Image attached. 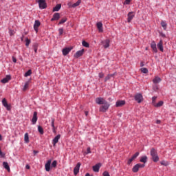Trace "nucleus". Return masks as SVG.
<instances>
[{
	"label": "nucleus",
	"instance_id": "obj_52",
	"mask_svg": "<svg viewBox=\"0 0 176 176\" xmlns=\"http://www.w3.org/2000/svg\"><path fill=\"white\" fill-rule=\"evenodd\" d=\"M9 33H10V36L14 35V31H13V30H10V31H9Z\"/></svg>",
	"mask_w": 176,
	"mask_h": 176
},
{
	"label": "nucleus",
	"instance_id": "obj_42",
	"mask_svg": "<svg viewBox=\"0 0 176 176\" xmlns=\"http://www.w3.org/2000/svg\"><path fill=\"white\" fill-rule=\"evenodd\" d=\"M31 74H32V72L31 71V69H29L25 74V76H30L31 75Z\"/></svg>",
	"mask_w": 176,
	"mask_h": 176
},
{
	"label": "nucleus",
	"instance_id": "obj_19",
	"mask_svg": "<svg viewBox=\"0 0 176 176\" xmlns=\"http://www.w3.org/2000/svg\"><path fill=\"white\" fill-rule=\"evenodd\" d=\"M71 50H72V48H69V47L64 48L62 51L63 56H67V54H68V53H69Z\"/></svg>",
	"mask_w": 176,
	"mask_h": 176
},
{
	"label": "nucleus",
	"instance_id": "obj_53",
	"mask_svg": "<svg viewBox=\"0 0 176 176\" xmlns=\"http://www.w3.org/2000/svg\"><path fill=\"white\" fill-rule=\"evenodd\" d=\"M12 61L13 63H17V59L14 56H12Z\"/></svg>",
	"mask_w": 176,
	"mask_h": 176
},
{
	"label": "nucleus",
	"instance_id": "obj_3",
	"mask_svg": "<svg viewBox=\"0 0 176 176\" xmlns=\"http://www.w3.org/2000/svg\"><path fill=\"white\" fill-rule=\"evenodd\" d=\"M135 100L138 104H141V102L144 101V97L142 96V94H137L135 95Z\"/></svg>",
	"mask_w": 176,
	"mask_h": 176
},
{
	"label": "nucleus",
	"instance_id": "obj_63",
	"mask_svg": "<svg viewBox=\"0 0 176 176\" xmlns=\"http://www.w3.org/2000/svg\"><path fill=\"white\" fill-rule=\"evenodd\" d=\"M162 166H166V164H164V162H161Z\"/></svg>",
	"mask_w": 176,
	"mask_h": 176
},
{
	"label": "nucleus",
	"instance_id": "obj_8",
	"mask_svg": "<svg viewBox=\"0 0 176 176\" xmlns=\"http://www.w3.org/2000/svg\"><path fill=\"white\" fill-rule=\"evenodd\" d=\"M37 121H38V113L36 111H34L33 114V118L32 119V124H36Z\"/></svg>",
	"mask_w": 176,
	"mask_h": 176
},
{
	"label": "nucleus",
	"instance_id": "obj_58",
	"mask_svg": "<svg viewBox=\"0 0 176 176\" xmlns=\"http://www.w3.org/2000/svg\"><path fill=\"white\" fill-rule=\"evenodd\" d=\"M33 153H34V155H36V153H38V151L34 150V151H33Z\"/></svg>",
	"mask_w": 176,
	"mask_h": 176
},
{
	"label": "nucleus",
	"instance_id": "obj_35",
	"mask_svg": "<svg viewBox=\"0 0 176 176\" xmlns=\"http://www.w3.org/2000/svg\"><path fill=\"white\" fill-rule=\"evenodd\" d=\"M38 131L40 133V134H43V128H42V126H38Z\"/></svg>",
	"mask_w": 176,
	"mask_h": 176
},
{
	"label": "nucleus",
	"instance_id": "obj_49",
	"mask_svg": "<svg viewBox=\"0 0 176 176\" xmlns=\"http://www.w3.org/2000/svg\"><path fill=\"white\" fill-rule=\"evenodd\" d=\"M130 2H131V0H125L124 5H130Z\"/></svg>",
	"mask_w": 176,
	"mask_h": 176
},
{
	"label": "nucleus",
	"instance_id": "obj_9",
	"mask_svg": "<svg viewBox=\"0 0 176 176\" xmlns=\"http://www.w3.org/2000/svg\"><path fill=\"white\" fill-rule=\"evenodd\" d=\"M60 138H61V135L58 134L53 139L52 145H54V146H56V144L58 142V140H60Z\"/></svg>",
	"mask_w": 176,
	"mask_h": 176
},
{
	"label": "nucleus",
	"instance_id": "obj_21",
	"mask_svg": "<svg viewBox=\"0 0 176 176\" xmlns=\"http://www.w3.org/2000/svg\"><path fill=\"white\" fill-rule=\"evenodd\" d=\"M96 25H97V28H98L99 32H104V30L102 29V23L98 22Z\"/></svg>",
	"mask_w": 176,
	"mask_h": 176
},
{
	"label": "nucleus",
	"instance_id": "obj_11",
	"mask_svg": "<svg viewBox=\"0 0 176 176\" xmlns=\"http://www.w3.org/2000/svg\"><path fill=\"white\" fill-rule=\"evenodd\" d=\"M80 162H78L76 166L74 167V175H77L78 173H79V168H80Z\"/></svg>",
	"mask_w": 176,
	"mask_h": 176
},
{
	"label": "nucleus",
	"instance_id": "obj_32",
	"mask_svg": "<svg viewBox=\"0 0 176 176\" xmlns=\"http://www.w3.org/2000/svg\"><path fill=\"white\" fill-rule=\"evenodd\" d=\"M30 86V81H28L25 82L24 87H23V91H25V90H27V89H28Z\"/></svg>",
	"mask_w": 176,
	"mask_h": 176
},
{
	"label": "nucleus",
	"instance_id": "obj_64",
	"mask_svg": "<svg viewBox=\"0 0 176 176\" xmlns=\"http://www.w3.org/2000/svg\"><path fill=\"white\" fill-rule=\"evenodd\" d=\"M0 141H2V135H0Z\"/></svg>",
	"mask_w": 176,
	"mask_h": 176
},
{
	"label": "nucleus",
	"instance_id": "obj_2",
	"mask_svg": "<svg viewBox=\"0 0 176 176\" xmlns=\"http://www.w3.org/2000/svg\"><path fill=\"white\" fill-rule=\"evenodd\" d=\"M109 108V103H108V102H106L105 103L103 104V105H102L100 107L99 111L100 112H107Z\"/></svg>",
	"mask_w": 176,
	"mask_h": 176
},
{
	"label": "nucleus",
	"instance_id": "obj_61",
	"mask_svg": "<svg viewBox=\"0 0 176 176\" xmlns=\"http://www.w3.org/2000/svg\"><path fill=\"white\" fill-rule=\"evenodd\" d=\"M34 52H35V53H36L38 52V48L37 47H34Z\"/></svg>",
	"mask_w": 176,
	"mask_h": 176
},
{
	"label": "nucleus",
	"instance_id": "obj_17",
	"mask_svg": "<svg viewBox=\"0 0 176 176\" xmlns=\"http://www.w3.org/2000/svg\"><path fill=\"white\" fill-rule=\"evenodd\" d=\"M126 104V101L124 100H118L116 103V107H123Z\"/></svg>",
	"mask_w": 176,
	"mask_h": 176
},
{
	"label": "nucleus",
	"instance_id": "obj_60",
	"mask_svg": "<svg viewBox=\"0 0 176 176\" xmlns=\"http://www.w3.org/2000/svg\"><path fill=\"white\" fill-rule=\"evenodd\" d=\"M85 116H87L89 115V111H85Z\"/></svg>",
	"mask_w": 176,
	"mask_h": 176
},
{
	"label": "nucleus",
	"instance_id": "obj_36",
	"mask_svg": "<svg viewBox=\"0 0 176 176\" xmlns=\"http://www.w3.org/2000/svg\"><path fill=\"white\" fill-rule=\"evenodd\" d=\"M82 46H84L85 47H89V43H87V42H86V41H83L82 42Z\"/></svg>",
	"mask_w": 176,
	"mask_h": 176
},
{
	"label": "nucleus",
	"instance_id": "obj_18",
	"mask_svg": "<svg viewBox=\"0 0 176 176\" xmlns=\"http://www.w3.org/2000/svg\"><path fill=\"white\" fill-rule=\"evenodd\" d=\"M100 167H101V164H96L95 166H93V170L95 173H98V171H100Z\"/></svg>",
	"mask_w": 176,
	"mask_h": 176
},
{
	"label": "nucleus",
	"instance_id": "obj_50",
	"mask_svg": "<svg viewBox=\"0 0 176 176\" xmlns=\"http://www.w3.org/2000/svg\"><path fill=\"white\" fill-rule=\"evenodd\" d=\"M133 160H134V159H133V157H131V159H129L127 162V164L130 165L131 164Z\"/></svg>",
	"mask_w": 176,
	"mask_h": 176
},
{
	"label": "nucleus",
	"instance_id": "obj_28",
	"mask_svg": "<svg viewBox=\"0 0 176 176\" xmlns=\"http://www.w3.org/2000/svg\"><path fill=\"white\" fill-rule=\"evenodd\" d=\"M82 3V0H78L76 3L72 4V8H76V6H79L80 3Z\"/></svg>",
	"mask_w": 176,
	"mask_h": 176
},
{
	"label": "nucleus",
	"instance_id": "obj_5",
	"mask_svg": "<svg viewBox=\"0 0 176 176\" xmlns=\"http://www.w3.org/2000/svg\"><path fill=\"white\" fill-rule=\"evenodd\" d=\"M135 16V12H129L127 14V16H128L127 21H128V23H131V20H133V19H134Z\"/></svg>",
	"mask_w": 176,
	"mask_h": 176
},
{
	"label": "nucleus",
	"instance_id": "obj_23",
	"mask_svg": "<svg viewBox=\"0 0 176 176\" xmlns=\"http://www.w3.org/2000/svg\"><path fill=\"white\" fill-rule=\"evenodd\" d=\"M10 79H12V77L10 76H6V78H3L1 80V82L2 83H8V82H9L10 80Z\"/></svg>",
	"mask_w": 176,
	"mask_h": 176
},
{
	"label": "nucleus",
	"instance_id": "obj_46",
	"mask_svg": "<svg viewBox=\"0 0 176 176\" xmlns=\"http://www.w3.org/2000/svg\"><path fill=\"white\" fill-rule=\"evenodd\" d=\"M136 165H138L139 168H144V167H145V164H138Z\"/></svg>",
	"mask_w": 176,
	"mask_h": 176
},
{
	"label": "nucleus",
	"instance_id": "obj_24",
	"mask_svg": "<svg viewBox=\"0 0 176 176\" xmlns=\"http://www.w3.org/2000/svg\"><path fill=\"white\" fill-rule=\"evenodd\" d=\"M3 166L4 168H6V170L10 172V166H9V164H8V162H3Z\"/></svg>",
	"mask_w": 176,
	"mask_h": 176
},
{
	"label": "nucleus",
	"instance_id": "obj_4",
	"mask_svg": "<svg viewBox=\"0 0 176 176\" xmlns=\"http://www.w3.org/2000/svg\"><path fill=\"white\" fill-rule=\"evenodd\" d=\"M38 6L40 9H46L47 7L46 4V1L45 0H38Z\"/></svg>",
	"mask_w": 176,
	"mask_h": 176
},
{
	"label": "nucleus",
	"instance_id": "obj_31",
	"mask_svg": "<svg viewBox=\"0 0 176 176\" xmlns=\"http://www.w3.org/2000/svg\"><path fill=\"white\" fill-rule=\"evenodd\" d=\"M164 102L163 101H160L158 103H155V106L156 108H159L162 106H163Z\"/></svg>",
	"mask_w": 176,
	"mask_h": 176
},
{
	"label": "nucleus",
	"instance_id": "obj_15",
	"mask_svg": "<svg viewBox=\"0 0 176 176\" xmlns=\"http://www.w3.org/2000/svg\"><path fill=\"white\" fill-rule=\"evenodd\" d=\"M50 164H52V160H49L45 164V170L47 172L50 171Z\"/></svg>",
	"mask_w": 176,
	"mask_h": 176
},
{
	"label": "nucleus",
	"instance_id": "obj_57",
	"mask_svg": "<svg viewBox=\"0 0 176 176\" xmlns=\"http://www.w3.org/2000/svg\"><path fill=\"white\" fill-rule=\"evenodd\" d=\"M53 133H56V127L52 128Z\"/></svg>",
	"mask_w": 176,
	"mask_h": 176
},
{
	"label": "nucleus",
	"instance_id": "obj_59",
	"mask_svg": "<svg viewBox=\"0 0 176 176\" xmlns=\"http://www.w3.org/2000/svg\"><path fill=\"white\" fill-rule=\"evenodd\" d=\"M156 123H157V124H160L161 121H160V120H157L156 121Z\"/></svg>",
	"mask_w": 176,
	"mask_h": 176
},
{
	"label": "nucleus",
	"instance_id": "obj_37",
	"mask_svg": "<svg viewBox=\"0 0 176 176\" xmlns=\"http://www.w3.org/2000/svg\"><path fill=\"white\" fill-rule=\"evenodd\" d=\"M140 155V153L136 152L132 157V158L133 159V160H135V159H137V157H138V156Z\"/></svg>",
	"mask_w": 176,
	"mask_h": 176
},
{
	"label": "nucleus",
	"instance_id": "obj_6",
	"mask_svg": "<svg viewBox=\"0 0 176 176\" xmlns=\"http://www.w3.org/2000/svg\"><path fill=\"white\" fill-rule=\"evenodd\" d=\"M96 102L98 105H102L107 102V100H105L104 98H97L96 99Z\"/></svg>",
	"mask_w": 176,
	"mask_h": 176
},
{
	"label": "nucleus",
	"instance_id": "obj_40",
	"mask_svg": "<svg viewBox=\"0 0 176 176\" xmlns=\"http://www.w3.org/2000/svg\"><path fill=\"white\" fill-rule=\"evenodd\" d=\"M25 42V46L28 47V46H30V43H31V40L26 38Z\"/></svg>",
	"mask_w": 176,
	"mask_h": 176
},
{
	"label": "nucleus",
	"instance_id": "obj_13",
	"mask_svg": "<svg viewBox=\"0 0 176 176\" xmlns=\"http://www.w3.org/2000/svg\"><path fill=\"white\" fill-rule=\"evenodd\" d=\"M151 47L153 49L154 53H157V47H156V43L155 41L151 42Z\"/></svg>",
	"mask_w": 176,
	"mask_h": 176
},
{
	"label": "nucleus",
	"instance_id": "obj_12",
	"mask_svg": "<svg viewBox=\"0 0 176 176\" xmlns=\"http://www.w3.org/2000/svg\"><path fill=\"white\" fill-rule=\"evenodd\" d=\"M85 53V49H82L80 51H78L75 54H74V57H76V58H78V57H80L82 56H83V54Z\"/></svg>",
	"mask_w": 176,
	"mask_h": 176
},
{
	"label": "nucleus",
	"instance_id": "obj_1",
	"mask_svg": "<svg viewBox=\"0 0 176 176\" xmlns=\"http://www.w3.org/2000/svg\"><path fill=\"white\" fill-rule=\"evenodd\" d=\"M151 156L152 157L153 162L155 163L157 162L159 160V155H157V151H156V149L153 148L151 149Z\"/></svg>",
	"mask_w": 176,
	"mask_h": 176
},
{
	"label": "nucleus",
	"instance_id": "obj_30",
	"mask_svg": "<svg viewBox=\"0 0 176 176\" xmlns=\"http://www.w3.org/2000/svg\"><path fill=\"white\" fill-rule=\"evenodd\" d=\"M140 170V168H138V165H135L133 168H132L133 173H138V170Z\"/></svg>",
	"mask_w": 176,
	"mask_h": 176
},
{
	"label": "nucleus",
	"instance_id": "obj_43",
	"mask_svg": "<svg viewBox=\"0 0 176 176\" xmlns=\"http://www.w3.org/2000/svg\"><path fill=\"white\" fill-rule=\"evenodd\" d=\"M104 76H105V74L103 72H100L98 74V77L100 78V79H102Z\"/></svg>",
	"mask_w": 176,
	"mask_h": 176
},
{
	"label": "nucleus",
	"instance_id": "obj_38",
	"mask_svg": "<svg viewBox=\"0 0 176 176\" xmlns=\"http://www.w3.org/2000/svg\"><path fill=\"white\" fill-rule=\"evenodd\" d=\"M140 155V153L136 152L132 157V158L133 159V160H135V159H137V157H138V156Z\"/></svg>",
	"mask_w": 176,
	"mask_h": 176
},
{
	"label": "nucleus",
	"instance_id": "obj_25",
	"mask_svg": "<svg viewBox=\"0 0 176 176\" xmlns=\"http://www.w3.org/2000/svg\"><path fill=\"white\" fill-rule=\"evenodd\" d=\"M61 9V4H57L54 8L53 12H58Z\"/></svg>",
	"mask_w": 176,
	"mask_h": 176
},
{
	"label": "nucleus",
	"instance_id": "obj_54",
	"mask_svg": "<svg viewBox=\"0 0 176 176\" xmlns=\"http://www.w3.org/2000/svg\"><path fill=\"white\" fill-rule=\"evenodd\" d=\"M115 75H116V73L109 74L110 78H113V76H115Z\"/></svg>",
	"mask_w": 176,
	"mask_h": 176
},
{
	"label": "nucleus",
	"instance_id": "obj_26",
	"mask_svg": "<svg viewBox=\"0 0 176 176\" xmlns=\"http://www.w3.org/2000/svg\"><path fill=\"white\" fill-rule=\"evenodd\" d=\"M24 141L26 144H28V142H30V137L28 136V133H25Z\"/></svg>",
	"mask_w": 176,
	"mask_h": 176
},
{
	"label": "nucleus",
	"instance_id": "obj_39",
	"mask_svg": "<svg viewBox=\"0 0 176 176\" xmlns=\"http://www.w3.org/2000/svg\"><path fill=\"white\" fill-rule=\"evenodd\" d=\"M141 72H142L143 74H148V69L145 67H142L141 69Z\"/></svg>",
	"mask_w": 176,
	"mask_h": 176
},
{
	"label": "nucleus",
	"instance_id": "obj_20",
	"mask_svg": "<svg viewBox=\"0 0 176 176\" xmlns=\"http://www.w3.org/2000/svg\"><path fill=\"white\" fill-rule=\"evenodd\" d=\"M59 19H60V13L56 12L53 15V17L52 18L51 21H54L56 20H59Z\"/></svg>",
	"mask_w": 176,
	"mask_h": 176
},
{
	"label": "nucleus",
	"instance_id": "obj_7",
	"mask_svg": "<svg viewBox=\"0 0 176 176\" xmlns=\"http://www.w3.org/2000/svg\"><path fill=\"white\" fill-rule=\"evenodd\" d=\"M110 43L111 41H109V39H106L102 41V45H103L104 49H108V47H109Z\"/></svg>",
	"mask_w": 176,
	"mask_h": 176
},
{
	"label": "nucleus",
	"instance_id": "obj_10",
	"mask_svg": "<svg viewBox=\"0 0 176 176\" xmlns=\"http://www.w3.org/2000/svg\"><path fill=\"white\" fill-rule=\"evenodd\" d=\"M41 26V22L38 20H36L34 24V30L36 32H38V28Z\"/></svg>",
	"mask_w": 176,
	"mask_h": 176
},
{
	"label": "nucleus",
	"instance_id": "obj_47",
	"mask_svg": "<svg viewBox=\"0 0 176 176\" xmlns=\"http://www.w3.org/2000/svg\"><path fill=\"white\" fill-rule=\"evenodd\" d=\"M58 31H59V35H63V34L64 33V29L63 28H60Z\"/></svg>",
	"mask_w": 176,
	"mask_h": 176
},
{
	"label": "nucleus",
	"instance_id": "obj_44",
	"mask_svg": "<svg viewBox=\"0 0 176 176\" xmlns=\"http://www.w3.org/2000/svg\"><path fill=\"white\" fill-rule=\"evenodd\" d=\"M52 167H54V168L57 167V161L56 160L53 161V162L52 163Z\"/></svg>",
	"mask_w": 176,
	"mask_h": 176
},
{
	"label": "nucleus",
	"instance_id": "obj_29",
	"mask_svg": "<svg viewBox=\"0 0 176 176\" xmlns=\"http://www.w3.org/2000/svg\"><path fill=\"white\" fill-rule=\"evenodd\" d=\"M147 160H148V157H146V156H143L140 159V162L142 163H146Z\"/></svg>",
	"mask_w": 176,
	"mask_h": 176
},
{
	"label": "nucleus",
	"instance_id": "obj_56",
	"mask_svg": "<svg viewBox=\"0 0 176 176\" xmlns=\"http://www.w3.org/2000/svg\"><path fill=\"white\" fill-rule=\"evenodd\" d=\"M25 168H26L27 170H30V165H26V166H25Z\"/></svg>",
	"mask_w": 176,
	"mask_h": 176
},
{
	"label": "nucleus",
	"instance_id": "obj_48",
	"mask_svg": "<svg viewBox=\"0 0 176 176\" xmlns=\"http://www.w3.org/2000/svg\"><path fill=\"white\" fill-rule=\"evenodd\" d=\"M109 79H111V77L109 76V74H108L104 78V82H108Z\"/></svg>",
	"mask_w": 176,
	"mask_h": 176
},
{
	"label": "nucleus",
	"instance_id": "obj_22",
	"mask_svg": "<svg viewBox=\"0 0 176 176\" xmlns=\"http://www.w3.org/2000/svg\"><path fill=\"white\" fill-rule=\"evenodd\" d=\"M157 46L160 52H163V40H160Z\"/></svg>",
	"mask_w": 176,
	"mask_h": 176
},
{
	"label": "nucleus",
	"instance_id": "obj_51",
	"mask_svg": "<svg viewBox=\"0 0 176 176\" xmlns=\"http://www.w3.org/2000/svg\"><path fill=\"white\" fill-rule=\"evenodd\" d=\"M103 176H111V175H109V173H108V171H104L103 173Z\"/></svg>",
	"mask_w": 176,
	"mask_h": 176
},
{
	"label": "nucleus",
	"instance_id": "obj_14",
	"mask_svg": "<svg viewBox=\"0 0 176 176\" xmlns=\"http://www.w3.org/2000/svg\"><path fill=\"white\" fill-rule=\"evenodd\" d=\"M2 104L5 108L8 109V111H10V106L8 104L6 99L3 98L2 100Z\"/></svg>",
	"mask_w": 176,
	"mask_h": 176
},
{
	"label": "nucleus",
	"instance_id": "obj_45",
	"mask_svg": "<svg viewBox=\"0 0 176 176\" xmlns=\"http://www.w3.org/2000/svg\"><path fill=\"white\" fill-rule=\"evenodd\" d=\"M54 118H52L51 119V126H52V129H54V127H56V126H54Z\"/></svg>",
	"mask_w": 176,
	"mask_h": 176
},
{
	"label": "nucleus",
	"instance_id": "obj_16",
	"mask_svg": "<svg viewBox=\"0 0 176 176\" xmlns=\"http://www.w3.org/2000/svg\"><path fill=\"white\" fill-rule=\"evenodd\" d=\"M162 82V78L159 76H155L153 80V83L154 85H157V83H160Z\"/></svg>",
	"mask_w": 176,
	"mask_h": 176
},
{
	"label": "nucleus",
	"instance_id": "obj_41",
	"mask_svg": "<svg viewBox=\"0 0 176 176\" xmlns=\"http://www.w3.org/2000/svg\"><path fill=\"white\" fill-rule=\"evenodd\" d=\"M67 21V18H63L60 21L58 24H64V23H65Z\"/></svg>",
	"mask_w": 176,
	"mask_h": 176
},
{
	"label": "nucleus",
	"instance_id": "obj_62",
	"mask_svg": "<svg viewBox=\"0 0 176 176\" xmlns=\"http://www.w3.org/2000/svg\"><path fill=\"white\" fill-rule=\"evenodd\" d=\"M154 89H155V90H157V85H155V87H154Z\"/></svg>",
	"mask_w": 176,
	"mask_h": 176
},
{
	"label": "nucleus",
	"instance_id": "obj_55",
	"mask_svg": "<svg viewBox=\"0 0 176 176\" xmlns=\"http://www.w3.org/2000/svg\"><path fill=\"white\" fill-rule=\"evenodd\" d=\"M72 3H68L67 6H69V8H72Z\"/></svg>",
	"mask_w": 176,
	"mask_h": 176
},
{
	"label": "nucleus",
	"instance_id": "obj_27",
	"mask_svg": "<svg viewBox=\"0 0 176 176\" xmlns=\"http://www.w3.org/2000/svg\"><path fill=\"white\" fill-rule=\"evenodd\" d=\"M161 25L164 28V30H167V23H166V21H162Z\"/></svg>",
	"mask_w": 176,
	"mask_h": 176
},
{
	"label": "nucleus",
	"instance_id": "obj_33",
	"mask_svg": "<svg viewBox=\"0 0 176 176\" xmlns=\"http://www.w3.org/2000/svg\"><path fill=\"white\" fill-rule=\"evenodd\" d=\"M157 97L156 96H153L152 98V104L153 105V107H155V105H156V100H157Z\"/></svg>",
	"mask_w": 176,
	"mask_h": 176
},
{
	"label": "nucleus",
	"instance_id": "obj_34",
	"mask_svg": "<svg viewBox=\"0 0 176 176\" xmlns=\"http://www.w3.org/2000/svg\"><path fill=\"white\" fill-rule=\"evenodd\" d=\"M89 153H91V148L90 147L87 148V151L84 153V155H89Z\"/></svg>",
	"mask_w": 176,
	"mask_h": 176
}]
</instances>
